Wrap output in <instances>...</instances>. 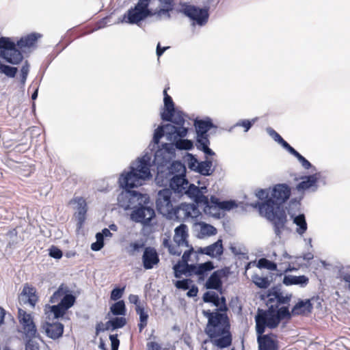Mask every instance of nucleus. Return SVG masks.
Masks as SVG:
<instances>
[{"label": "nucleus", "instance_id": "nucleus-3", "mask_svg": "<svg viewBox=\"0 0 350 350\" xmlns=\"http://www.w3.org/2000/svg\"><path fill=\"white\" fill-rule=\"evenodd\" d=\"M291 188L286 184H278L273 187L271 197L259 204V212L273 225L274 231L280 237L288 221L284 203L289 198Z\"/></svg>", "mask_w": 350, "mask_h": 350}, {"label": "nucleus", "instance_id": "nucleus-50", "mask_svg": "<svg viewBox=\"0 0 350 350\" xmlns=\"http://www.w3.org/2000/svg\"><path fill=\"white\" fill-rule=\"evenodd\" d=\"M218 295L213 291H207L203 295V301L206 303H212L215 301V298Z\"/></svg>", "mask_w": 350, "mask_h": 350}, {"label": "nucleus", "instance_id": "nucleus-61", "mask_svg": "<svg viewBox=\"0 0 350 350\" xmlns=\"http://www.w3.org/2000/svg\"><path fill=\"white\" fill-rule=\"evenodd\" d=\"M290 299L291 297L284 296L282 293H278V297L275 300L279 303V305L280 306L282 304H288Z\"/></svg>", "mask_w": 350, "mask_h": 350}, {"label": "nucleus", "instance_id": "nucleus-38", "mask_svg": "<svg viewBox=\"0 0 350 350\" xmlns=\"http://www.w3.org/2000/svg\"><path fill=\"white\" fill-rule=\"evenodd\" d=\"M110 310L113 315H124L126 307L123 300L118 301L110 307Z\"/></svg>", "mask_w": 350, "mask_h": 350}, {"label": "nucleus", "instance_id": "nucleus-30", "mask_svg": "<svg viewBox=\"0 0 350 350\" xmlns=\"http://www.w3.org/2000/svg\"><path fill=\"white\" fill-rule=\"evenodd\" d=\"M308 282V278L305 275H285L283 280V283L286 285L300 284L306 286Z\"/></svg>", "mask_w": 350, "mask_h": 350}, {"label": "nucleus", "instance_id": "nucleus-49", "mask_svg": "<svg viewBox=\"0 0 350 350\" xmlns=\"http://www.w3.org/2000/svg\"><path fill=\"white\" fill-rule=\"evenodd\" d=\"M49 256L55 259H59L62 257L63 253L60 249L56 246L53 245L49 249Z\"/></svg>", "mask_w": 350, "mask_h": 350}, {"label": "nucleus", "instance_id": "nucleus-55", "mask_svg": "<svg viewBox=\"0 0 350 350\" xmlns=\"http://www.w3.org/2000/svg\"><path fill=\"white\" fill-rule=\"evenodd\" d=\"M283 148L288 150L291 154L295 156L296 158L300 154L295 148H293L285 140L280 144Z\"/></svg>", "mask_w": 350, "mask_h": 350}, {"label": "nucleus", "instance_id": "nucleus-13", "mask_svg": "<svg viewBox=\"0 0 350 350\" xmlns=\"http://www.w3.org/2000/svg\"><path fill=\"white\" fill-rule=\"evenodd\" d=\"M66 298H69L72 305L76 301V297L72 293L69 286L64 283L61 284L58 288L53 293L50 297L51 304H56L62 301Z\"/></svg>", "mask_w": 350, "mask_h": 350}, {"label": "nucleus", "instance_id": "nucleus-48", "mask_svg": "<svg viewBox=\"0 0 350 350\" xmlns=\"http://www.w3.org/2000/svg\"><path fill=\"white\" fill-rule=\"evenodd\" d=\"M185 263L180 261H178V263H176L174 266V273L176 278H180L181 275L185 274V273H182V271L185 270Z\"/></svg>", "mask_w": 350, "mask_h": 350}, {"label": "nucleus", "instance_id": "nucleus-44", "mask_svg": "<svg viewBox=\"0 0 350 350\" xmlns=\"http://www.w3.org/2000/svg\"><path fill=\"white\" fill-rule=\"evenodd\" d=\"M96 241L91 245V249L94 251H99L104 245L103 234L98 232L96 234Z\"/></svg>", "mask_w": 350, "mask_h": 350}, {"label": "nucleus", "instance_id": "nucleus-60", "mask_svg": "<svg viewBox=\"0 0 350 350\" xmlns=\"http://www.w3.org/2000/svg\"><path fill=\"white\" fill-rule=\"evenodd\" d=\"M208 206H205L206 208H219L220 206L221 201L219 200V198L213 196L211 197L210 200H208Z\"/></svg>", "mask_w": 350, "mask_h": 350}, {"label": "nucleus", "instance_id": "nucleus-27", "mask_svg": "<svg viewBox=\"0 0 350 350\" xmlns=\"http://www.w3.org/2000/svg\"><path fill=\"white\" fill-rule=\"evenodd\" d=\"M301 181L297 185L298 191H304L315 185L318 180L316 174H312L301 178Z\"/></svg>", "mask_w": 350, "mask_h": 350}, {"label": "nucleus", "instance_id": "nucleus-12", "mask_svg": "<svg viewBox=\"0 0 350 350\" xmlns=\"http://www.w3.org/2000/svg\"><path fill=\"white\" fill-rule=\"evenodd\" d=\"M258 335L257 341L259 350H278V342L276 336L273 334H263L265 332H258L256 328Z\"/></svg>", "mask_w": 350, "mask_h": 350}, {"label": "nucleus", "instance_id": "nucleus-25", "mask_svg": "<svg viewBox=\"0 0 350 350\" xmlns=\"http://www.w3.org/2000/svg\"><path fill=\"white\" fill-rule=\"evenodd\" d=\"M210 141L208 135H197L196 147L198 150L203 151L206 154L213 156L215 152L209 148Z\"/></svg>", "mask_w": 350, "mask_h": 350}, {"label": "nucleus", "instance_id": "nucleus-32", "mask_svg": "<svg viewBox=\"0 0 350 350\" xmlns=\"http://www.w3.org/2000/svg\"><path fill=\"white\" fill-rule=\"evenodd\" d=\"M148 16L143 13L142 11L137 10L135 8L130 9L128 11V21L129 23H137L143 19L146 18Z\"/></svg>", "mask_w": 350, "mask_h": 350}, {"label": "nucleus", "instance_id": "nucleus-34", "mask_svg": "<svg viewBox=\"0 0 350 350\" xmlns=\"http://www.w3.org/2000/svg\"><path fill=\"white\" fill-rule=\"evenodd\" d=\"M213 162L210 160H206L198 163L196 166L197 171L204 176H208L213 172L212 170Z\"/></svg>", "mask_w": 350, "mask_h": 350}, {"label": "nucleus", "instance_id": "nucleus-51", "mask_svg": "<svg viewBox=\"0 0 350 350\" xmlns=\"http://www.w3.org/2000/svg\"><path fill=\"white\" fill-rule=\"evenodd\" d=\"M269 135L278 144H281L282 142L284 140L279 133H278L274 129L272 128H268L267 129Z\"/></svg>", "mask_w": 350, "mask_h": 350}, {"label": "nucleus", "instance_id": "nucleus-59", "mask_svg": "<svg viewBox=\"0 0 350 350\" xmlns=\"http://www.w3.org/2000/svg\"><path fill=\"white\" fill-rule=\"evenodd\" d=\"M198 271V265H189L188 263H186L185 265V270L182 271V273H194L196 275V272Z\"/></svg>", "mask_w": 350, "mask_h": 350}, {"label": "nucleus", "instance_id": "nucleus-9", "mask_svg": "<svg viewBox=\"0 0 350 350\" xmlns=\"http://www.w3.org/2000/svg\"><path fill=\"white\" fill-rule=\"evenodd\" d=\"M17 317L25 338H36L38 335V329L31 314L18 308Z\"/></svg>", "mask_w": 350, "mask_h": 350}, {"label": "nucleus", "instance_id": "nucleus-63", "mask_svg": "<svg viewBox=\"0 0 350 350\" xmlns=\"http://www.w3.org/2000/svg\"><path fill=\"white\" fill-rule=\"evenodd\" d=\"M193 252V247L191 246V247H190L188 250H187V251L184 252V253H183V256H182V260H181V261H182V262H185V264H186V263H188V262H189V260H190V256H191V254Z\"/></svg>", "mask_w": 350, "mask_h": 350}, {"label": "nucleus", "instance_id": "nucleus-58", "mask_svg": "<svg viewBox=\"0 0 350 350\" xmlns=\"http://www.w3.org/2000/svg\"><path fill=\"white\" fill-rule=\"evenodd\" d=\"M109 339L111 341V349L118 350V347L120 345V340L118 338V334L110 335Z\"/></svg>", "mask_w": 350, "mask_h": 350}, {"label": "nucleus", "instance_id": "nucleus-54", "mask_svg": "<svg viewBox=\"0 0 350 350\" xmlns=\"http://www.w3.org/2000/svg\"><path fill=\"white\" fill-rule=\"evenodd\" d=\"M254 122V120L252 121H250L249 120H242L237 123V126L243 127L244 131L247 132L251 128Z\"/></svg>", "mask_w": 350, "mask_h": 350}, {"label": "nucleus", "instance_id": "nucleus-18", "mask_svg": "<svg viewBox=\"0 0 350 350\" xmlns=\"http://www.w3.org/2000/svg\"><path fill=\"white\" fill-rule=\"evenodd\" d=\"M21 295L25 304L34 308L39 299L36 288L28 283L25 284Z\"/></svg>", "mask_w": 350, "mask_h": 350}, {"label": "nucleus", "instance_id": "nucleus-45", "mask_svg": "<svg viewBox=\"0 0 350 350\" xmlns=\"http://www.w3.org/2000/svg\"><path fill=\"white\" fill-rule=\"evenodd\" d=\"M29 71V65L27 61H25L23 66L21 67V82L23 85L25 83L27 78V75Z\"/></svg>", "mask_w": 350, "mask_h": 350}, {"label": "nucleus", "instance_id": "nucleus-29", "mask_svg": "<svg viewBox=\"0 0 350 350\" xmlns=\"http://www.w3.org/2000/svg\"><path fill=\"white\" fill-rule=\"evenodd\" d=\"M172 115L170 118V120H167V122H171L174 124V126L178 129L180 128L187 129L184 126L185 123V115L180 111L174 110V112L171 113Z\"/></svg>", "mask_w": 350, "mask_h": 350}, {"label": "nucleus", "instance_id": "nucleus-43", "mask_svg": "<svg viewBox=\"0 0 350 350\" xmlns=\"http://www.w3.org/2000/svg\"><path fill=\"white\" fill-rule=\"evenodd\" d=\"M253 282L257 286L261 288H267L270 285V282L267 277L254 275L253 277Z\"/></svg>", "mask_w": 350, "mask_h": 350}, {"label": "nucleus", "instance_id": "nucleus-62", "mask_svg": "<svg viewBox=\"0 0 350 350\" xmlns=\"http://www.w3.org/2000/svg\"><path fill=\"white\" fill-rule=\"evenodd\" d=\"M297 159L299 161L305 169L308 170L312 167L311 163L301 154L297 157Z\"/></svg>", "mask_w": 350, "mask_h": 350}, {"label": "nucleus", "instance_id": "nucleus-1", "mask_svg": "<svg viewBox=\"0 0 350 350\" xmlns=\"http://www.w3.org/2000/svg\"><path fill=\"white\" fill-rule=\"evenodd\" d=\"M149 162L144 158L139 159L136 167H131V170L123 172L119 178L120 186L124 189L131 196L139 201L140 206L134 208L131 213V219L137 223H142L144 226L150 224V221L155 217L154 210L145 205L149 203L150 199L146 194H142L131 189L138 187L143 185L146 179L151 177Z\"/></svg>", "mask_w": 350, "mask_h": 350}, {"label": "nucleus", "instance_id": "nucleus-16", "mask_svg": "<svg viewBox=\"0 0 350 350\" xmlns=\"http://www.w3.org/2000/svg\"><path fill=\"white\" fill-rule=\"evenodd\" d=\"M227 276V271L224 269L215 271L206 280L205 287L207 289L221 290L222 287L221 279Z\"/></svg>", "mask_w": 350, "mask_h": 350}, {"label": "nucleus", "instance_id": "nucleus-28", "mask_svg": "<svg viewBox=\"0 0 350 350\" xmlns=\"http://www.w3.org/2000/svg\"><path fill=\"white\" fill-rule=\"evenodd\" d=\"M146 247V243L143 240H137L131 242L126 247V252L130 256H136Z\"/></svg>", "mask_w": 350, "mask_h": 350}, {"label": "nucleus", "instance_id": "nucleus-31", "mask_svg": "<svg viewBox=\"0 0 350 350\" xmlns=\"http://www.w3.org/2000/svg\"><path fill=\"white\" fill-rule=\"evenodd\" d=\"M194 126L197 135H208L207 132L213 127V124L210 120H196Z\"/></svg>", "mask_w": 350, "mask_h": 350}, {"label": "nucleus", "instance_id": "nucleus-64", "mask_svg": "<svg viewBox=\"0 0 350 350\" xmlns=\"http://www.w3.org/2000/svg\"><path fill=\"white\" fill-rule=\"evenodd\" d=\"M148 350H161V347L157 342H150L147 344Z\"/></svg>", "mask_w": 350, "mask_h": 350}, {"label": "nucleus", "instance_id": "nucleus-39", "mask_svg": "<svg viewBox=\"0 0 350 350\" xmlns=\"http://www.w3.org/2000/svg\"><path fill=\"white\" fill-rule=\"evenodd\" d=\"M150 1L151 0H139L135 8L137 10L142 11L148 16H154L155 15L154 12H152L148 9V5Z\"/></svg>", "mask_w": 350, "mask_h": 350}, {"label": "nucleus", "instance_id": "nucleus-40", "mask_svg": "<svg viewBox=\"0 0 350 350\" xmlns=\"http://www.w3.org/2000/svg\"><path fill=\"white\" fill-rule=\"evenodd\" d=\"M257 266L260 269H267L271 271H275L277 269V265L275 262H273L265 258L259 259Z\"/></svg>", "mask_w": 350, "mask_h": 350}, {"label": "nucleus", "instance_id": "nucleus-8", "mask_svg": "<svg viewBox=\"0 0 350 350\" xmlns=\"http://www.w3.org/2000/svg\"><path fill=\"white\" fill-rule=\"evenodd\" d=\"M188 133V129L180 128L177 130L172 124L159 126L154 133L153 142L158 144L161 138L165 135L169 139H176L178 137H185Z\"/></svg>", "mask_w": 350, "mask_h": 350}, {"label": "nucleus", "instance_id": "nucleus-10", "mask_svg": "<svg viewBox=\"0 0 350 350\" xmlns=\"http://www.w3.org/2000/svg\"><path fill=\"white\" fill-rule=\"evenodd\" d=\"M172 193L170 189H164L159 191L156 205L160 213L165 215L172 213L173 210Z\"/></svg>", "mask_w": 350, "mask_h": 350}, {"label": "nucleus", "instance_id": "nucleus-35", "mask_svg": "<svg viewBox=\"0 0 350 350\" xmlns=\"http://www.w3.org/2000/svg\"><path fill=\"white\" fill-rule=\"evenodd\" d=\"M182 138L183 137H178L176 139H172L174 142L176 148L178 150H191L193 148V142L189 139H185Z\"/></svg>", "mask_w": 350, "mask_h": 350}, {"label": "nucleus", "instance_id": "nucleus-52", "mask_svg": "<svg viewBox=\"0 0 350 350\" xmlns=\"http://www.w3.org/2000/svg\"><path fill=\"white\" fill-rule=\"evenodd\" d=\"M237 205L234 201H222L220 203L219 208L229 211L235 207Z\"/></svg>", "mask_w": 350, "mask_h": 350}, {"label": "nucleus", "instance_id": "nucleus-33", "mask_svg": "<svg viewBox=\"0 0 350 350\" xmlns=\"http://www.w3.org/2000/svg\"><path fill=\"white\" fill-rule=\"evenodd\" d=\"M135 311L139 316V323H138V327L139 332H142V330L147 326L148 314L144 311V308L140 306L135 307Z\"/></svg>", "mask_w": 350, "mask_h": 350}, {"label": "nucleus", "instance_id": "nucleus-2", "mask_svg": "<svg viewBox=\"0 0 350 350\" xmlns=\"http://www.w3.org/2000/svg\"><path fill=\"white\" fill-rule=\"evenodd\" d=\"M219 299L221 306L215 311L203 310L204 316L208 319L204 332L213 345L225 349L232 345V335L230 319L226 313L228 307L226 298L221 297Z\"/></svg>", "mask_w": 350, "mask_h": 350}, {"label": "nucleus", "instance_id": "nucleus-17", "mask_svg": "<svg viewBox=\"0 0 350 350\" xmlns=\"http://www.w3.org/2000/svg\"><path fill=\"white\" fill-rule=\"evenodd\" d=\"M42 328L47 337L53 340H56L62 336L64 326L59 322H45L42 325Z\"/></svg>", "mask_w": 350, "mask_h": 350}, {"label": "nucleus", "instance_id": "nucleus-4", "mask_svg": "<svg viewBox=\"0 0 350 350\" xmlns=\"http://www.w3.org/2000/svg\"><path fill=\"white\" fill-rule=\"evenodd\" d=\"M277 297L278 293H269L266 301L268 309H258L255 321L258 332L262 333L266 327L274 329L278 326L282 319L291 318L288 308L286 306L280 308L279 303L275 300Z\"/></svg>", "mask_w": 350, "mask_h": 350}, {"label": "nucleus", "instance_id": "nucleus-56", "mask_svg": "<svg viewBox=\"0 0 350 350\" xmlns=\"http://www.w3.org/2000/svg\"><path fill=\"white\" fill-rule=\"evenodd\" d=\"M283 148L288 150L291 154L295 156L296 158L300 154L295 148H293L285 140L280 144Z\"/></svg>", "mask_w": 350, "mask_h": 350}, {"label": "nucleus", "instance_id": "nucleus-53", "mask_svg": "<svg viewBox=\"0 0 350 350\" xmlns=\"http://www.w3.org/2000/svg\"><path fill=\"white\" fill-rule=\"evenodd\" d=\"M182 245H179L177 243L172 245V246H169V252L172 255L180 256L183 252V250L180 249Z\"/></svg>", "mask_w": 350, "mask_h": 350}, {"label": "nucleus", "instance_id": "nucleus-7", "mask_svg": "<svg viewBox=\"0 0 350 350\" xmlns=\"http://www.w3.org/2000/svg\"><path fill=\"white\" fill-rule=\"evenodd\" d=\"M171 170L172 173L176 171L179 174L174 175L171 178L170 182V190L183 195L189 185V181L185 177L186 168L180 161H174L172 164Z\"/></svg>", "mask_w": 350, "mask_h": 350}, {"label": "nucleus", "instance_id": "nucleus-15", "mask_svg": "<svg viewBox=\"0 0 350 350\" xmlns=\"http://www.w3.org/2000/svg\"><path fill=\"white\" fill-rule=\"evenodd\" d=\"M72 303L69 298H66L62 301L57 303V305H46L45 308L46 313L51 312L54 315L55 319L63 317L67 310L72 306Z\"/></svg>", "mask_w": 350, "mask_h": 350}, {"label": "nucleus", "instance_id": "nucleus-14", "mask_svg": "<svg viewBox=\"0 0 350 350\" xmlns=\"http://www.w3.org/2000/svg\"><path fill=\"white\" fill-rule=\"evenodd\" d=\"M202 191L200 187L193 184L187 185V188L185 189L183 194H186L188 197L192 199L196 204H202L205 206H208V198L207 196L202 193Z\"/></svg>", "mask_w": 350, "mask_h": 350}, {"label": "nucleus", "instance_id": "nucleus-20", "mask_svg": "<svg viewBox=\"0 0 350 350\" xmlns=\"http://www.w3.org/2000/svg\"><path fill=\"white\" fill-rule=\"evenodd\" d=\"M169 90L170 86L169 85H167L163 90L165 111L161 113V118L163 120H170L172 115L171 113L174 112L176 109L174 107V103L173 102L172 97L167 94V91Z\"/></svg>", "mask_w": 350, "mask_h": 350}, {"label": "nucleus", "instance_id": "nucleus-42", "mask_svg": "<svg viewBox=\"0 0 350 350\" xmlns=\"http://www.w3.org/2000/svg\"><path fill=\"white\" fill-rule=\"evenodd\" d=\"M126 323V320L124 317H116L107 322V325H110L113 329L123 327Z\"/></svg>", "mask_w": 350, "mask_h": 350}, {"label": "nucleus", "instance_id": "nucleus-26", "mask_svg": "<svg viewBox=\"0 0 350 350\" xmlns=\"http://www.w3.org/2000/svg\"><path fill=\"white\" fill-rule=\"evenodd\" d=\"M178 213H182L184 218H196L198 215V207L193 204H181L178 209Z\"/></svg>", "mask_w": 350, "mask_h": 350}, {"label": "nucleus", "instance_id": "nucleus-24", "mask_svg": "<svg viewBox=\"0 0 350 350\" xmlns=\"http://www.w3.org/2000/svg\"><path fill=\"white\" fill-rule=\"evenodd\" d=\"M163 8L154 12L157 17L161 18L165 16L167 18H170V12L173 10L175 5V0H159Z\"/></svg>", "mask_w": 350, "mask_h": 350}, {"label": "nucleus", "instance_id": "nucleus-46", "mask_svg": "<svg viewBox=\"0 0 350 350\" xmlns=\"http://www.w3.org/2000/svg\"><path fill=\"white\" fill-rule=\"evenodd\" d=\"M33 338H25V350H39V345L36 342L33 340Z\"/></svg>", "mask_w": 350, "mask_h": 350}, {"label": "nucleus", "instance_id": "nucleus-41", "mask_svg": "<svg viewBox=\"0 0 350 350\" xmlns=\"http://www.w3.org/2000/svg\"><path fill=\"white\" fill-rule=\"evenodd\" d=\"M18 72V69L16 67H12L5 64H2L0 62V72L5 75L9 77H14Z\"/></svg>", "mask_w": 350, "mask_h": 350}, {"label": "nucleus", "instance_id": "nucleus-23", "mask_svg": "<svg viewBox=\"0 0 350 350\" xmlns=\"http://www.w3.org/2000/svg\"><path fill=\"white\" fill-rule=\"evenodd\" d=\"M187 227L185 224H180L179 226L176 228L174 236V241L175 243H177L179 245L189 247L188 241L187 240Z\"/></svg>", "mask_w": 350, "mask_h": 350}, {"label": "nucleus", "instance_id": "nucleus-21", "mask_svg": "<svg viewBox=\"0 0 350 350\" xmlns=\"http://www.w3.org/2000/svg\"><path fill=\"white\" fill-rule=\"evenodd\" d=\"M223 252L224 247L221 239L217 240L216 242L207 247H200L197 251L198 253L206 254L211 257L219 256L223 254Z\"/></svg>", "mask_w": 350, "mask_h": 350}, {"label": "nucleus", "instance_id": "nucleus-22", "mask_svg": "<svg viewBox=\"0 0 350 350\" xmlns=\"http://www.w3.org/2000/svg\"><path fill=\"white\" fill-rule=\"evenodd\" d=\"M312 309L313 306L310 299L300 300L292 308L291 315H308L312 312Z\"/></svg>", "mask_w": 350, "mask_h": 350}, {"label": "nucleus", "instance_id": "nucleus-19", "mask_svg": "<svg viewBox=\"0 0 350 350\" xmlns=\"http://www.w3.org/2000/svg\"><path fill=\"white\" fill-rule=\"evenodd\" d=\"M70 203L77 204V212L75 215L79 226L81 227L86 219V213L88 211L85 200L83 197H76L72 199Z\"/></svg>", "mask_w": 350, "mask_h": 350}, {"label": "nucleus", "instance_id": "nucleus-36", "mask_svg": "<svg viewBox=\"0 0 350 350\" xmlns=\"http://www.w3.org/2000/svg\"><path fill=\"white\" fill-rule=\"evenodd\" d=\"M294 223L299 226L297 229V232L299 234H303L307 230V224L306 221L305 216L303 214L299 215L294 218Z\"/></svg>", "mask_w": 350, "mask_h": 350}, {"label": "nucleus", "instance_id": "nucleus-37", "mask_svg": "<svg viewBox=\"0 0 350 350\" xmlns=\"http://www.w3.org/2000/svg\"><path fill=\"white\" fill-rule=\"evenodd\" d=\"M213 269V263L211 261L200 264L198 265V271L196 272V275L199 276L200 279H202L207 271H210Z\"/></svg>", "mask_w": 350, "mask_h": 350}, {"label": "nucleus", "instance_id": "nucleus-6", "mask_svg": "<svg viewBox=\"0 0 350 350\" xmlns=\"http://www.w3.org/2000/svg\"><path fill=\"white\" fill-rule=\"evenodd\" d=\"M212 3L217 4L218 1L207 0L203 8H198L193 5L184 3L181 6L180 12L191 20L193 25L204 26L208 22L209 18L208 11L210 5Z\"/></svg>", "mask_w": 350, "mask_h": 350}, {"label": "nucleus", "instance_id": "nucleus-5", "mask_svg": "<svg viewBox=\"0 0 350 350\" xmlns=\"http://www.w3.org/2000/svg\"><path fill=\"white\" fill-rule=\"evenodd\" d=\"M41 35L32 33L21 38L17 43L12 42L7 37L0 38V57L4 59L7 62L12 64H19L23 59L21 51L16 49L18 46L23 51L31 48H35L38 40Z\"/></svg>", "mask_w": 350, "mask_h": 350}, {"label": "nucleus", "instance_id": "nucleus-47", "mask_svg": "<svg viewBox=\"0 0 350 350\" xmlns=\"http://www.w3.org/2000/svg\"><path fill=\"white\" fill-rule=\"evenodd\" d=\"M125 287L122 288H115L111 293V299L116 301L120 299L124 293Z\"/></svg>", "mask_w": 350, "mask_h": 350}, {"label": "nucleus", "instance_id": "nucleus-11", "mask_svg": "<svg viewBox=\"0 0 350 350\" xmlns=\"http://www.w3.org/2000/svg\"><path fill=\"white\" fill-rule=\"evenodd\" d=\"M142 262L143 267L147 270L152 269L157 266L160 262L157 250L151 246L145 247L142 256Z\"/></svg>", "mask_w": 350, "mask_h": 350}, {"label": "nucleus", "instance_id": "nucleus-57", "mask_svg": "<svg viewBox=\"0 0 350 350\" xmlns=\"http://www.w3.org/2000/svg\"><path fill=\"white\" fill-rule=\"evenodd\" d=\"M189 280L184 279L176 282L175 286L180 289L187 290L189 288Z\"/></svg>", "mask_w": 350, "mask_h": 350}]
</instances>
